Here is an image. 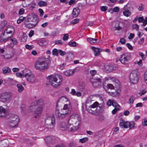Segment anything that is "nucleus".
Here are the masks:
<instances>
[{
	"label": "nucleus",
	"instance_id": "1",
	"mask_svg": "<svg viewBox=\"0 0 147 147\" xmlns=\"http://www.w3.org/2000/svg\"><path fill=\"white\" fill-rule=\"evenodd\" d=\"M50 58L49 56L47 58L40 57L37 59L34 63L35 68L40 71L47 69L51 62Z\"/></svg>",
	"mask_w": 147,
	"mask_h": 147
},
{
	"label": "nucleus",
	"instance_id": "2",
	"mask_svg": "<svg viewBox=\"0 0 147 147\" xmlns=\"http://www.w3.org/2000/svg\"><path fill=\"white\" fill-rule=\"evenodd\" d=\"M71 110V107L70 105L65 104L63 108L59 111V108L57 105L56 107L55 114L56 117L59 119H62L65 118L66 115L70 113Z\"/></svg>",
	"mask_w": 147,
	"mask_h": 147
},
{
	"label": "nucleus",
	"instance_id": "3",
	"mask_svg": "<svg viewBox=\"0 0 147 147\" xmlns=\"http://www.w3.org/2000/svg\"><path fill=\"white\" fill-rule=\"evenodd\" d=\"M19 116L16 114H9L7 117V125L11 127L16 128L17 127L19 121Z\"/></svg>",
	"mask_w": 147,
	"mask_h": 147
},
{
	"label": "nucleus",
	"instance_id": "4",
	"mask_svg": "<svg viewBox=\"0 0 147 147\" xmlns=\"http://www.w3.org/2000/svg\"><path fill=\"white\" fill-rule=\"evenodd\" d=\"M90 73L92 76L90 81L92 85L96 87L98 86L102 83L101 77L98 74H96V71L94 70L90 71Z\"/></svg>",
	"mask_w": 147,
	"mask_h": 147
},
{
	"label": "nucleus",
	"instance_id": "5",
	"mask_svg": "<svg viewBox=\"0 0 147 147\" xmlns=\"http://www.w3.org/2000/svg\"><path fill=\"white\" fill-rule=\"evenodd\" d=\"M100 104L97 102H94L92 105H91L88 108L86 107L87 111L90 113L94 115H97L99 112L102 109V106Z\"/></svg>",
	"mask_w": 147,
	"mask_h": 147
},
{
	"label": "nucleus",
	"instance_id": "6",
	"mask_svg": "<svg viewBox=\"0 0 147 147\" xmlns=\"http://www.w3.org/2000/svg\"><path fill=\"white\" fill-rule=\"evenodd\" d=\"M48 78L52 86L54 87H57L61 84L63 78L62 76L58 75L55 76H49Z\"/></svg>",
	"mask_w": 147,
	"mask_h": 147
},
{
	"label": "nucleus",
	"instance_id": "7",
	"mask_svg": "<svg viewBox=\"0 0 147 147\" xmlns=\"http://www.w3.org/2000/svg\"><path fill=\"white\" fill-rule=\"evenodd\" d=\"M30 70L27 69H25L23 71L24 76L26 80L30 83H34L36 80L34 76L32 73L29 72Z\"/></svg>",
	"mask_w": 147,
	"mask_h": 147
},
{
	"label": "nucleus",
	"instance_id": "8",
	"mask_svg": "<svg viewBox=\"0 0 147 147\" xmlns=\"http://www.w3.org/2000/svg\"><path fill=\"white\" fill-rule=\"evenodd\" d=\"M45 123L47 127L49 129L53 128L55 124V118L53 115H50L46 119Z\"/></svg>",
	"mask_w": 147,
	"mask_h": 147
},
{
	"label": "nucleus",
	"instance_id": "9",
	"mask_svg": "<svg viewBox=\"0 0 147 147\" xmlns=\"http://www.w3.org/2000/svg\"><path fill=\"white\" fill-rule=\"evenodd\" d=\"M37 103L38 106L34 111V113L35 115V118H36L37 116H39L41 114L43 108L44 107V101L42 99L39 100L37 101Z\"/></svg>",
	"mask_w": 147,
	"mask_h": 147
},
{
	"label": "nucleus",
	"instance_id": "10",
	"mask_svg": "<svg viewBox=\"0 0 147 147\" xmlns=\"http://www.w3.org/2000/svg\"><path fill=\"white\" fill-rule=\"evenodd\" d=\"M130 79L131 83L136 84L138 81V72L136 70L133 71L130 75Z\"/></svg>",
	"mask_w": 147,
	"mask_h": 147
},
{
	"label": "nucleus",
	"instance_id": "11",
	"mask_svg": "<svg viewBox=\"0 0 147 147\" xmlns=\"http://www.w3.org/2000/svg\"><path fill=\"white\" fill-rule=\"evenodd\" d=\"M11 93L10 92L3 93L0 97V101L5 102L8 101L11 98Z\"/></svg>",
	"mask_w": 147,
	"mask_h": 147
},
{
	"label": "nucleus",
	"instance_id": "12",
	"mask_svg": "<svg viewBox=\"0 0 147 147\" xmlns=\"http://www.w3.org/2000/svg\"><path fill=\"white\" fill-rule=\"evenodd\" d=\"M27 21L28 22H33L34 23L37 24L38 21V19L37 15L34 13L29 14L27 16Z\"/></svg>",
	"mask_w": 147,
	"mask_h": 147
},
{
	"label": "nucleus",
	"instance_id": "13",
	"mask_svg": "<svg viewBox=\"0 0 147 147\" xmlns=\"http://www.w3.org/2000/svg\"><path fill=\"white\" fill-rule=\"evenodd\" d=\"M131 54L130 53H127L123 54L121 56L120 61L123 64H126L130 59Z\"/></svg>",
	"mask_w": 147,
	"mask_h": 147
},
{
	"label": "nucleus",
	"instance_id": "14",
	"mask_svg": "<svg viewBox=\"0 0 147 147\" xmlns=\"http://www.w3.org/2000/svg\"><path fill=\"white\" fill-rule=\"evenodd\" d=\"M80 120L81 118L80 115L77 113H74L71 115L68 120V122L71 123L72 122L78 121V123H80Z\"/></svg>",
	"mask_w": 147,
	"mask_h": 147
},
{
	"label": "nucleus",
	"instance_id": "15",
	"mask_svg": "<svg viewBox=\"0 0 147 147\" xmlns=\"http://www.w3.org/2000/svg\"><path fill=\"white\" fill-rule=\"evenodd\" d=\"M80 123H78L77 126H76L75 127H72V125L71 124V123H69V122H68L67 124V130L68 131H76L79 128V126L80 125Z\"/></svg>",
	"mask_w": 147,
	"mask_h": 147
},
{
	"label": "nucleus",
	"instance_id": "16",
	"mask_svg": "<svg viewBox=\"0 0 147 147\" xmlns=\"http://www.w3.org/2000/svg\"><path fill=\"white\" fill-rule=\"evenodd\" d=\"M45 141L48 143H50L54 140L55 141H57L58 140V138H55V137H53L51 138V136H48L46 137L45 139Z\"/></svg>",
	"mask_w": 147,
	"mask_h": 147
},
{
	"label": "nucleus",
	"instance_id": "17",
	"mask_svg": "<svg viewBox=\"0 0 147 147\" xmlns=\"http://www.w3.org/2000/svg\"><path fill=\"white\" fill-rule=\"evenodd\" d=\"M129 122H125L123 120H121L119 123V125L122 128H127L128 127Z\"/></svg>",
	"mask_w": 147,
	"mask_h": 147
},
{
	"label": "nucleus",
	"instance_id": "18",
	"mask_svg": "<svg viewBox=\"0 0 147 147\" xmlns=\"http://www.w3.org/2000/svg\"><path fill=\"white\" fill-rule=\"evenodd\" d=\"M6 34H5L3 32L0 35V42H5L9 39L6 36Z\"/></svg>",
	"mask_w": 147,
	"mask_h": 147
},
{
	"label": "nucleus",
	"instance_id": "19",
	"mask_svg": "<svg viewBox=\"0 0 147 147\" xmlns=\"http://www.w3.org/2000/svg\"><path fill=\"white\" fill-rule=\"evenodd\" d=\"M80 9L78 7L75 8L74 9L72 12V16L74 18H76L80 14Z\"/></svg>",
	"mask_w": 147,
	"mask_h": 147
},
{
	"label": "nucleus",
	"instance_id": "20",
	"mask_svg": "<svg viewBox=\"0 0 147 147\" xmlns=\"http://www.w3.org/2000/svg\"><path fill=\"white\" fill-rule=\"evenodd\" d=\"M92 49L94 52V55L95 56H98L101 51V49L94 47H92Z\"/></svg>",
	"mask_w": 147,
	"mask_h": 147
},
{
	"label": "nucleus",
	"instance_id": "21",
	"mask_svg": "<svg viewBox=\"0 0 147 147\" xmlns=\"http://www.w3.org/2000/svg\"><path fill=\"white\" fill-rule=\"evenodd\" d=\"M4 31L9 33H13V32L14 31V28L13 26L9 25L6 27Z\"/></svg>",
	"mask_w": 147,
	"mask_h": 147
},
{
	"label": "nucleus",
	"instance_id": "22",
	"mask_svg": "<svg viewBox=\"0 0 147 147\" xmlns=\"http://www.w3.org/2000/svg\"><path fill=\"white\" fill-rule=\"evenodd\" d=\"M70 93L72 95L74 96H77L79 97L81 96V93L80 92H76L74 89H72Z\"/></svg>",
	"mask_w": 147,
	"mask_h": 147
},
{
	"label": "nucleus",
	"instance_id": "23",
	"mask_svg": "<svg viewBox=\"0 0 147 147\" xmlns=\"http://www.w3.org/2000/svg\"><path fill=\"white\" fill-rule=\"evenodd\" d=\"M74 58L73 54L72 53L69 52L67 53V55L66 57V59L69 61L73 60Z\"/></svg>",
	"mask_w": 147,
	"mask_h": 147
},
{
	"label": "nucleus",
	"instance_id": "24",
	"mask_svg": "<svg viewBox=\"0 0 147 147\" xmlns=\"http://www.w3.org/2000/svg\"><path fill=\"white\" fill-rule=\"evenodd\" d=\"M6 110L3 107H0V117H5V116Z\"/></svg>",
	"mask_w": 147,
	"mask_h": 147
},
{
	"label": "nucleus",
	"instance_id": "25",
	"mask_svg": "<svg viewBox=\"0 0 147 147\" xmlns=\"http://www.w3.org/2000/svg\"><path fill=\"white\" fill-rule=\"evenodd\" d=\"M85 84L84 83L81 82H80L78 86V89L80 91H82L85 88Z\"/></svg>",
	"mask_w": 147,
	"mask_h": 147
},
{
	"label": "nucleus",
	"instance_id": "26",
	"mask_svg": "<svg viewBox=\"0 0 147 147\" xmlns=\"http://www.w3.org/2000/svg\"><path fill=\"white\" fill-rule=\"evenodd\" d=\"M11 71L9 67H5L3 69V72L5 74H9Z\"/></svg>",
	"mask_w": 147,
	"mask_h": 147
},
{
	"label": "nucleus",
	"instance_id": "27",
	"mask_svg": "<svg viewBox=\"0 0 147 147\" xmlns=\"http://www.w3.org/2000/svg\"><path fill=\"white\" fill-rule=\"evenodd\" d=\"M74 71L72 70H68L65 71L64 73V74L66 76H69L73 74Z\"/></svg>",
	"mask_w": 147,
	"mask_h": 147
},
{
	"label": "nucleus",
	"instance_id": "28",
	"mask_svg": "<svg viewBox=\"0 0 147 147\" xmlns=\"http://www.w3.org/2000/svg\"><path fill=\"white\" fill-rule=\"evenodd\" d=\"M17 87L18 88V91L19 93H21L24 90V87L20 84H18L17 85Z\"/></svg>",
	"mask_w": 147,
	"mask_h": 147
},
{
	"label": "nucleus",
	"instance_id": "29",
	"mask_svg": "<svg viewBox=\"0 0 147 147\" xmlns=\"http://www.w3.org/2000/svg\"><path fill=\"white\" fill-rule=\"evenodd\" d=\"M60 126L61 129L63 131L65 130L67 128V125H66L65 123L64 122H61Z\"/></svg>",
	"mask_w": 147,
	"mask_h": 147
},
{
	"label": "nucleus",
	"instance_id": "30",
	"mask_svg": "<svg viewBox=\"0 0 147 147\" xmlns=\"http://www.w3.org/2000/svg\"><path fill=\"white\" fill-rule=\"evenodd\" d=\"M88 41L91 43H96L98 42V39L92 38H87Z\"/></svg>",
	"mask_w": 147,
	"mask_h": 147
},
{
	"label": "nucleus",
	"instance_id": "31",
	"mask_svg": "<svg viewBox=\"0 0 147 147\" xmlns=\"http://www.w3.org/2000/svg\"><path fill=\"white\" fill-rule=\"evenodd\" d=\"M38 45L41 46H45L47 45L48 43V41H46L45 39H43L40 40L38 42Z\"/></svg>",
	"mask_w": 147,
	"mask_h": 147
},
{
	"label": "nucleus",
	"instance_id": "32",
	"mask_svg": "<svg viewBox=\"0 0 147 147\" xmlns=\"http://www.w3.org/2000/svg\"><path fill=\"white\" fill-rule=\"evenodd\" d=\"M37 24H31V23H28L27 24L26 23H24V25H25V26L27 28H31L32 27H33L34 26H36V25Z\"/></svg>",
	"mask_w": 147,
	"mask_h": 147
},
{
	"label": "nucleus",
	"instance_id": "33",
	"mask_svg": "<svg viewBox=\"0 0 147 147\" xmlns=\"http://www.w3.org/2000/svg\"><path fill=\"white\" fill-rule=\"evenodd\" d=\"M27 35L24 32H23L21 39V41L23 42H26L27 39Z\"/></svg>",
	"mask_w": 147,
	"mask_h": 147
},
{
	"label": "nucleus",
	"instance_id": "34",
	"mask_svg": "<svg viewBox=\"0 0 147 147\" xmlns=\"http://www.w3.org/2000/svg\"><path fill=\"white\" fill-rule=\"evenodd\" d=\"M105 69L106 70L109 72L111 71L113 69V67L111 65H107L106 66Z\"/></svg>",
	"mask_w": 147,
	"mask_h": 147
},
{
	"label": "nucleus",
	"instance_id": "35",
	"mask_svg": "<svg viewBox=\"0 0 147 147\" xmlns=\"http://www.w3.org/2000/svg\"><path fill=\"white\" fill-rule=\"evenodd\" d=\"M9 145L8 142L6 141H3L1 143L0 147H8Z\"/></svg>",
	"mask_w": 147,
	"mask_h": 147
},
{
	"label": "nucleus",
	"instance_id": "36",
	"mask_svg": "<svg viewBox=\"0 0 147 147\" xmlns=\"http://www.w3.org/2000/svg\"><path fill=\"white\" fill-rule=\"evenodd\" d=\"M131 13V12L128 10H126L123 12V14L127 17L130 16Z\"/></svg>",
	"mask_w": 147,
	"mask_h": 147
},
{
	"label": "nucleus",
	"instance_id": "37",
	"mask_svg": "<svg viewBox=\"0 0 147 147\" xmlns=\"http://www.w3.org/2000/svg\"><path fill=\"white\" fill-rule=\"evenodd\" d=\"M68 147H76V143L74 141H71L68 144Z\"/></svg>",
	"mask_w": 147,
	"mask_h": 147
},
{
	"label": "nucleus",
	"instance_id": "38",
	"mask_svg": "<svg viewBox=\"0 0 147 147\" xmlns=\"http://www.w3.org/2000/svg\"><path fill=\"white\" fill-rule=\"evenodd\" d=\"M135 124L134 122L131 121V122H129V124H128V127H129V129L133 128L134 125Z\"/></svg>",
	"mask_w": 147,
	"mask_h": 147
},
{
	"label": "nucleus",
	"instance_id": "39",
	"mask_svg": "<svg viewBox=\"0 0 147 147\" xmlns=\"http://www.w3.org/2000/svg\"><path fill=\"white\" fill-rule=\"evenodd\" d=\"M47 4L46 2L44 1H40L38 2V5L40 7L46 6Z\"/></svg>",
	"mask_w": 147,
	"mask_h": 147
},
{
	"label": "nucleus",
	"instance_id": "40",
	"mask_svg": "<svg viewBox=\"0 0 147 147\" xmlns=\"http://www.w3.org/2000/svg\"><path fill=\"white\" fill-rule=\"evenodd\" d=\"M5 34H6V36L9 39L13 35V33H9L4 31L3 32Z\"/></svg>",
	"mask_w": 147,
	"mask_h": 147
},
{
	"label": "nucleus",
	"instance_id": "41",
	"mask_svg": "<svg viewBox=\"0 0 147 147\" xmlns=\"http://www.w3.org/2000/svg\"><path fill=\"white\" fill-rule=\"evenodd\" d=\"M10 40L11 41V44H13V45L12 46V47H13L14 45H16L17 44V39L15 38H13L10 39Z\"/></svg>",
	"mask_w": 147,
	"mask_h": 147
},
{
	"label": "nucleus",
	"instance_id": "42",
	"mask_svg": "<svg viewBox=\"0 0 147 147\" xmlns=\"http://www.w3.org/2000/svg\"><path fill=\"white\" fill-rule=\"evenodd\" d=\"M88 140V138L87 137H85L79 139V142L82 143H83L86 142Z\"/></svg>",
	"mask_w": 147,
	"mask_h": 147
},
{
	"label": "nucleus",
	"instance_id": "43",
	"mask_svg": "<svg viewBox=\"0 0 147 147\" xmlns=\"http://www.w3.org/2000/svg\"><path fill=\"white\" fill-rule=\"evenodd\" d=\"M21 109L22 113L23 114H24L26 110V106L24 105H22L21 107Z\"/></svg>",
	"mask_w": 147,
	"mask_h": 147
},
{
	"label": "nucleus",
	"instance_id": "44",
	"mask_svg": "<svg viewBox=\"0 0 147 147\" xmlns=\"http://www.w3.org/2000/svg\"><path fill=\"white\" fill-rule=\"evenodd\" d=\"M112 105L115 107V108H119V107H120L119 105H118V103L114 100H113V102Z\"/></svg>",
	"mask_w": 147,
	"mask_h": 147
},
{
	"label": "nucleus",
	"instance_id": "45",
	"mask_svg": "<svg viewBox=\"0 0 147 147\" xmlns=\"http://www.w3.org/2000/svg\"><path fill=\"white\" fill-rule=\"evenodd\" d=\"M61 17L59 16H56L53 19V21L55 22H57L59 21Z\"/></svg>",
	"mask_w": 147,
	"mask_h": 147
},
{
	"label": "nucleus",
	"instance_id": "46",
	"mask_svg": "<svg viewBox=\"0 0 147 147\" xmlns=\"http://www.w3.org/2000/svg\"><path fill=\"white\" fill-rule=\"evenodd\" d=\"M79 20L78 19L76 18L73 20L71 22V24H75L78 23L79 22Z\"/></svg>",
	"mask_w": 147,
	"mask_h": 147
},
{
	"label": "nucleus",
	"instance_id": "47",
	"mask_svg": "<svg viewBox=\"0 0 147 147\" xmlns=\"http://www.w3.org/2000/svg\"><path fill=\"white\" fill-rule=\"evenodd\" d=\"M58 51H57V50L56 49H53L52 51L53 54L56 56H57L58 55Z\"/></svg>",
	"mask_w": 147,
	"mask_h": 147
},
{
	"label": "nucleus",
	"instance_id": "48",
	"mask_svg": "<svg viewBox=\"0 0 147 147\" xmlns=\"http://www.w3.org/2000/svg\"><path fill=\"white\" fill-rule=\"evenodd\" d=\"M68 45L71 47H74L76 46L77 45H78V44L75 42H73L69 43L68 44Z\"/></svg>",
	"mask_w": 147,
	"mask_h": 147
},
{
	"label": "nucleus",
	"instance_id": "49",
	"mask_svg": "<svg viewBox=\"0 0 147 147\" xmlns=\"http://www.w3.org/2000/svg\"><path fill=\"white\" fill-rule=\"evenodd\" d=\"M139 55L141 57L142 60H145V59L146 58V57L147 56L146 55H144V54L142 52L139 53Z\"/></svg>",
	"mask_w": 147,
	"mask_h": 147
},
{
	"label": "nucleus",
	"instance_id": "50",
	"mask_svg": "<svg viewBox=\"0 0 147 147\" xmlns=\"http://www.w3.org/2000/svg\"><path fill=\"white\" fill-rule=\"evenodd\" d=\"M24 12V9L22 8L20 9L19 11L18 14L19 16L23 14Z\"/></svg>",
	"mask_w": 147,
	"mask_h": 147
},
{
	"label": "nucleus",
	"instance_id": "51",
	"mask_svg": "<svg viewBox=\"0 0 147 147\" xmlns=\"http://www.w3.org/2000/svg\"><path fill=\"white\" fill-rule=\"evenodd\" d=\"M108 7L107 6H102L100 7V10L103 11H105L107 9Z\"/></svg>",
	"mask_w": 147,
	"mask_h": 147
},
{
	"label": "nucleus",
	"instance_id": "52",
	"mask_svg": "<svg viewBox=\"0 0 147 147\" xmlns=\"http://www.w3.org/2000/svg\"><path fill=\"white\" fill-rule=\"evenodd\" d=\"M113 102V100L109 99L108 101V102L107 103V105L108 106H110L112 105V104Z\"/></svg>",
	"mask_w": 147,
	"mask_h": 147
},
{
	"label": "nucleus",
	"instance_id": "53",
	"mask_svg": "<svg viewBox=\"0 0 147 147\" xmlns=\"http://www.w3.org/2000/svg\"><path fill=\"white\" fill-rule=\"evenodd\" d=\"M69 38V35L68 34H65L64 35L63 39L65 41L68 40Z\"/></svg>",
	"mask_w": 147,
	"mask_h": 147
},
{
	"label": "nucleus",
	"instance_id": "54",
	"mask_svg": "<svg viewBox=\"0 0 147 147\" xmlns=\"http://www.w3.org/2000/svg\"><path fill=\"white\" fill-rule=\"evenodd\" d=\"M58 52L61 56H63L65 54L66 52L65 51H62L61 50H58Z\"/></svg>",
	"mask_w": 147,
	"mask_h": 147
},
{
	"label": "nucleus",
	"instance_id": "55",
	"mask_svg": "<svg viewBox=\"0 0 147 147\" xmlns=\"http://www.w3.org/2000/svg\"><path fill=\"white\" fill-rule=\"evenodd\" d=\"M35 4H30L28 6L29 9L30 10H32L35 8Z\"/></svg>",
	"mask_w": 147,
	"mask_h": 147
},
{
	"label": "nucleus",
	"instance_id": "56",
	"mask_svg": "<svg viewBox=\"0 0 147 147\" xmlns=\"http://www.w3.org/2000/svg\"><path fill=\"white\" fill-rule=\"evenodd\" d=\"M138 22L139 23H143V21H144V18L143 17H140L138 18Z\"/></svg>",
	"mask_w": 147,
	"mask_h": 147
},
{
	"label": "nucleus",
	"instance_id": "57",
	"mask_svg": "<svg viewBox=\"0 0 147 147\" xmlns=\"http://www.w3.org/2000/svg\"><path fill=\"white\" fill-rule=\"evenodd\" d=\"M119 110V108H115V109L113 110L112 112V114L113 115H115L117 112Z\"/></svg>",
	"mask_w": 147,
	"mask_h": 147
},
{
	"label": "nucleus",
	"instance_id": "58",
	"mask_svg": "<svg viewBox=\"0 0 147 147\" xmlns=\"http://www.w3.org/2000/svg\"><path fill=\"white\" fill-rule=\"evenodd\" d=\"M133 28L134 29H136L137 31H138L139 29V26L137 24H135L133 25Z\"/></svg>",
	"mask_w": 147,
	"mask_h": 147
},
{
	"label": "nucleus",
	"instance_id": "59",
	"mask_svg": "<svg viewBox=\"0 0 147 147\" xmlns=\"http://www.w3.org/2000/svg\"><path fill=\"white\" fill-rule=\"evenodd\" d=\"M25 47L27 49L30 50L32 49L33 48V47L32 45H25Z\"/></svg>",
	"mask_w": 147,
	"mask_h": 147
},
{
	"label": "nucleus",
	"instance_id": "60",
	"mask_svg": "<svg viewBox=\"0 0 147 147\" xmlns=\"http://www.w3.org/2000/svg\"><path fill=\"white\" fill-rule=\"evenodd\" d=\"M107 88H110L111 89H114V87L111 84H107Z\"/></svg>",
	"mask_w": 147,
	"mask_h": 147
},
{
	"label": "nucleus",
	"instance_id": "61",
	"mask_svg": "<svg viewBox=\"0 0 147 147\" xmlns=\"http://www.w3.org/2000/svg\"><path fill=\"white\" fill-rule=\"evenodd\" d=\"M119 8L118 7H115L113 9V11H112V13H113L114 11L115 12H117L119 11Z\"/></svg>",
	"mask_w": 147,
	"mask_h": 147
},
{
	"label": "nucleus",
	"instance_id": "62",
	"mask_svg": "<svg viewBox=\"0 0 147 147\" xmlns=\"http://www.w3.org/2000/svg\"><path fill=\"white\" fill-rule=\"evenodd\" d=\"M55 44L62 45L63 42L61 40H58L55 41Z\"/></svg>",
	"mask_w": 147,
	"mask_h": 147
},
{
	"label": "nucleus",
	"instance_id": "63",
	"mask_svg": "<svg viewBox=\"0 0 147 147\" xmlns=\"http://www.w3.org/2000/svg\"><path fill=\"white\" fill-rule=\"evenodd\" d=\"M119 42L122 44H125V40L124 38H121L119 40Z\"/></svg>",
	"mask_w": 147,
	"mask_h": 147
},
{
	"label": "nucleus",
	"instance_id": "64",
	"mask_svg": "<svg viewBox=\"0 0 147 147\" xmlns=\"http://www.w3.org/2000/svg\"><path fill=\"white\" fill-rule=\"evenodd\" d=\"M23 74H22L21 73H17L16 74V76H17L18 77H20L21 78H22L24 76V75L23 73Z\"/></svg>",
	"mask_w": 147,
	"mask_h": 147
}]
</instances>
